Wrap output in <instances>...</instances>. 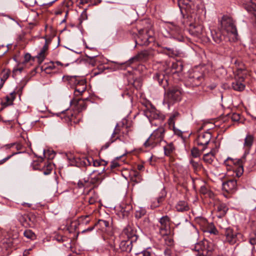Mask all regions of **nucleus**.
<instances>
[{"label":"nucleus","instance_id":"obj_29","mask_svg":"<svg viewBox=\"0 0 256 256\" xmlns=\"http://www.w3.org/2000/svg\"><path fill=\"white\" fill-rule=\"evenodd\" d=\"M48 50V46L46 43L42 48L40 50V52L36 56V58L39 64H41L44 60Z\"/></svg>","mask_w":256,"mask_h":256},{"label":"nucleus","instance_id":"obj_15","mask_svg":"<svg viewBox=\"0 0 256 256\" xmlns=\"http://www.w3.org/2000/svg\"><path fill=\"white\" fill-rule=\"evenodd\" d=\"M187 18L190 23L200 24L202 23V16L200 14V10L190 8L186 12Z\"/></svg>","mask_w":256,"mask_h":256},{"label":"nucleus","instance_id":"obj_60","mask_svg":"<svg viewBox=\"0 0 256 256\" xmlns=\"http://www.w3.org/2000/svg\"><path fill=\"white\" fill-rule=\"evenodd\" d=\"M208 232L210 234H216L218 233V230L214 227L210 228V230H209Z\"/></svg>","mask_w":256,"mask_h":256},{"label":"nucleus","instance_id":"obj_5","mask_svg":"<svg viewBox=\"0 0 256 256\" xmlns=\"http://www.w3.org/2000/svg\"><path fill=\"white\" fill-rule=\"evenodd\" d=\"M246 161L244 157L242 159H233L230 158H228L224 162L228 170L232 169L236 172V176L240 177L244 172L243 167L246 166Z\"/></svg>","mask_w":256,"mask_h":256},{"label":"nucleus","instance_id":"obj_13","mask_svg":"<svg viewBox=\"0 0 256 256\" xmlns=\"http://www.w3.org/2000/svg\"><path fill=\"white\" fill-rule=\"evenodd\" d=\"M158 224L159 234L162 236H167L170 233V218L168 216H164L158 220Z\"/></svg>","mask_w":256,"mask_h":256},{"label":"nucleus","instance_id":"obj_10","mask_svg":"<svg viewBox=\"0 0 256 256\" xmlns=\"http://www.w3.org/2000/svg\"><path fill=\"white\" fill-rule=\"evenodd\" d=\"M204 79V74L202 72L194 70L190 73L186 84L188 86H198L202 83Z\"/></svg>","mask_w":256,"mask_h":256},{"label":"nucleus","instance_id":"obj_63","mask_svg":"<svg viewBox=\"0 0 256 256\" xmlns=\"http://www.w3.org/2000/svg\"><path fill=\"white\" fill-rule=\"evenodd\" d=\"M32 248L26 250L23 253L24 256H27L29 254L30 252L32 250Z\"/></svg>","mask_w":256,"mask_h":256},{"label":"nucleus","instance_id":"obj_36","mask_svg":"<svg viewBox=\"0 0 256 256\" xmlns=\"http://www.w3.org/2000/svg\"><path fill=\"white\" fill-rule=\"evenodd\" d=\"M175 148L172 143H170L164 146V154L166 156H170L174 150Z\"/></svg>","mask_w":256,"mask_h":256},{"label":"nucleus","instance_id":"obj_17","mask_svg":"<svg viewBox=\"0 0 256 256\" xmlns=\"http://www.w3.org/2000/svg\"><path fill=\"white\" fill-rule=\"evenodd\" d=\"M54 164L50 161H47L44 163L41 162L38 164H35L34 165V168L36 170H39L43 172L45 175L49 174L51 173Z\"/></svg>","mask_w":256,"mask_h":256},{"label":"nucleus","instance_id":"obj_50","mask_svg":"<svg viewBox=\"0 0 256 256\" xmlns=\"http://www.w3.org/2000/svg\"><path fill=\"white\" fill-rule=\"evenodd\" d=\"M88 202L90 204H94L96 202L98 201V198L97 195L94 194L92 196H90L88 198Z\"/></svg>","mask_w":256,"mask_h":256},{"label":"nucleus","instance_id":"obj_12","mask_svg":"<svg viewBox=\"0 0 256 256\" xmlns=\"http://www.w3.org/2000/svg\"><path fill=\"white\" fill-rule=\"evenodd\" d=\"M221 27L223 30L228 33H232L234 34H237L236 27L231 17L228 16H224L221 20Z\"/></svg>","mask_w":256,"mask_h":256},{"label":"nucleus","instance_id":"obj_38","mask_svg":"<svg viewBox=\"0 0 256 256\" xmlns=\"http://www.w3.org/2000/svg\"><path fill=\"white\" fill-rule=\"evenodd\" d=\"M179 115L178 112H174L169 118L168 122L170 126H172L174 130L176 132V128L174 127V120Z\"/></svg>","mask_w":256,"mask_h":256},{"label":"nucleus","instance_id":"obj_26","mask_svg":"<svg viewBox=\"0 0 256 256\" xmlns=\"http://www.w3.org/2000/svg\"><path fill=\"white\" fill-rule=\"evenodd\" d=\"M148 57V53L146 51H142L138 53L137 55L131 58L129 60L128 64L135 62L146 60Z\"/></svg>","mask_w":256,"mask_h":256},{"label":"nucleus","instance_id":"obj_59","mask_svg":"<svg viewBox=\"0 0 256 256\" xmlns=\"http://www.w3.org/2000/svg\"><path fill=\"white\" fill-rule=\"evenodd\" d=\"M120 166L119 164L116 162H112L110 164V168L112 169L117 168Z\"/></svg>","mask_w":256,"mask_h":256},{"label":"nucleus","instance_id":"obj_16","mask_svg":"<svg viewBox=\"0 0 256 256\" xmlns=\"http://www.w3.org/2000/svg\"><path fill=\"white\" fill-rule=\"evenodd\" d=\"M212 138V134L210 132H203L200 133L197 138V142L198 146H203L202 150H204L206 146L208 144Z\"/></svg>","mask_w":256,"mask_h":256},{"label":"nucleus","instance_id":"obj_51","mask_svg":"<svg viewBox=\"0 0 256 256\" xmlns=\"http://www.w3.org/2000/svg\"><path fill=\"white\" fill-rule=\"evenodd\" d=\"M116 139L117 138H116V137H112V138H111L110 140V142L106 143V144L102 147V150L106 149L110 146V144L114 142Z\"/></svg>","mask_w":256,"mask_h":256},{"label":"nucleus","instance_id":"obj_54","mask_svg":"<svg viewBox=\"0 0 256 256\" xmlns=\"http://www.w3.org/2000/svg\"><path fill=\"white\" fill-rule=\"evenodd\" d=\"M17 154V152H14L12 154L8 156L6 158L0 160V164H3L6 162L8 160H9L12 156L14 155L15 154Z\"/></svg>","mask_w":256,"mask_h":256},{"label":"nucleus","instance_id":"obj_42","mask_svg":"<svg viewBox=\"0 0 256 256\" xmlns=\"http://www.w3.org/2000/svg\"><path fill=\"white\" fill-rule=\"evenodd\" d=\"M132 210V206L128 204L124 208L122 207L120 210L123 216H128L129 214L130 211Z\"/></svg>","mask_w":256,"mask_h":256},{"label":"nucleus","instance_id":"obj_30","mask_svg":"<svg viewBox=\"0 0 256 256\" xmlns=\"http://www.w3.org/2000/svg\"><path fill=\"white\" fill-rule=\"evenodd\" d=\"M216 208L218 214V216L222 218L224 216L228 210L226 205L224 203H220L216 206Z\"/></svg>","mask_w":256,"mask_h":256},{"label":"nucleus","instance_id":"obj_3","mask_svg":"<svg viewBox=\"0 0 256 256\" xmlns=\"http://www.w3.org/2000/svg\"><path fill=\"white\" fill-rule=\"evenodd\" d=\"M128 120L123 119L116 124L112 133V137H116L124 142L128 141V132L130 131V126L127 124Z\"/></svg>","mask_w":256,"mask_h":256},{"label":"nucleus","instance_id":"obj_47","mask_svg":"<svg viewBox=\"0 0 256 256\" xmlns=\"http://www.w3.org/2000/svg\"><path fill=\"white\" fill-rule=\"evenodd\" d=\"M191 154L194 158H198L200 155V150L196 148H194L191 150Z\"/></svg>","mask_w":256,"mask_h":256},{"label":"nucleus","instance_id":"obj_41","mask_svg":"<svg viewBox=\"0 0 256 256\" xmlns=\"http://www.w3.org/2000/svg\"><path fill=\"white\" fill-rule=\"evenodd\" d=\"M214 155L212 152L204 154L203 159L204 162L208 164H212L214 160Z\"/></svg>","mask_w":256,"mask_h":256},{"label":"nucleus","instance_id":"obj_34","mask_svg":"<svg viewBox=\"0 0 256 256\" xmlns=\"http://www.w3.org/2000/svg\"><path fill=\"white\" fill-rule=\"evenodd\" d=\"M190 3V2L189 0H179L178 2L180 8L184 10L186 12L191 8Z\"/></svg>","mask_w":256,"mask_h":256},{"label":"nucleus","instance_id":"obj_20","mask_svg":"<svg viewBox=\"0 0 256 256\" xmlns=\"http://www.w3.org/2000/svg\"><path fill=\"white\" fill-rule=\"evenodd\" d=\"M190 32L194 36L200 37L202 34L203 32V26L202 23L200 24H193L190 23Z\"/></svg>","mask_w":256,"mask_h":256},{"label":"nucleus","instance_id":"obj_62","mask_svg":"<svg viewBox=\"0 0 256 256\" xmlns=\"http://www.w3.org/2000/svg\"><path fill=\"white\" fill-rule=\"evenodd\" d=\"M24 70V68L22 66H18L16 68H14V72H16L18 71L20 72H22Z\"/></svg>","mask_w":256,"mask_h":256},{"label":"nucleus","instance_id":"obj_6","mask_svg":"<svg viewBox=\"0 0 256 256\" xmlns=\"http://www.w3.org/2000/svg\"><path fill=\"white\" fill-rule=\"evenodd\" d=\"M68 159L72 162V164H76L77 166H88L92 164L94 166H98L104 165L105 162L94 160L91 156L76 158L72 155L68 156Z\"/></svg>","mask_w":256,"mask_h":256},{"label":"nucleus","instance_id":"obj_23","mask_svg":"<svg viewBox=\"0 0 256 256\" xmlns=\"http://www.w3.org/2000/svg\"><path fill=\"white\" fill-rule=\"evenodd\" d=\"M237 183L234 180H230L222 184V188L224 190L228 192H230L236 188Z\"/></svg>","mask_w":256,"mask_h":256},{"label":"nucleus","instance_id":"obj_49","mask_svg":"<svg viewBox=\"0 0 256 256\" xmlns=\"http://www.w3.org/2000/svg\"><path fill=\"white\" fill-rule=\"evenodd\" d=\"M146 214V210H136L135 214V216L136 218L138 219L141 218Z\"/></svg>","mask_w":256,"mask_h":256},{"label":"nucleus","instance_id":"obj_4","mask_svg":"<svg viewBox=\"0 0 256 256\" xmlns=\"http://www.w3.org/2000/svg\"><path fill=\"white\" fill-rule=\"evenodd\" d=\"M214 245L204 240L196 243L194 247L196 256H211L214 251Z\"/></svg>","mask_w":256,"mask_h":256},{"label":"nucleus","instance_id":"obj_2","mask_svg":"<svg viewBox=\"0 0 256 256\" xmlns=\"http://www.w3.org/2000/svg\"><path fill=\"white\" fill-rule=\"evenodd\" d=\"M182 66L180 62L173 63L170 67L166 68L162 73H156L154 76V80L158 82L160 85L165 88L168 86V78L166 75L175 74L182 70Z\"/></svg>","mask_w":256,"mask_h":256},{"label":"nucleus","instance_id":"obj_55","mask_svg":"<svg viewBox=\"0 0 256 256\" xmlns=\"http://www.w3.org/2000/svg\"><path fill=\"white\" fill-rule=\"evenodd\" d=\"M166 49L168 50L166 53L169 56L172 57L175 55L174 51L172 49L167 48H166Z\"/></svg>","mask_w":256,"mask_h":256},{"label":"nucleus","instance_id":"obj_31","mask_svg":"<svg viewBox=\"0 0 256 256\" xmlns=\"http://www.w3.org/2000/svg\"><path fill=\"white\" fill-rule=\"evenodd\" d=\"M130 176L132 181L136 183L140 182L142 180V176L140 173L136 170H132L130 172Z\"/></svg>","mask_w":256,"mask_h":256},{"label":"nucleus","instance_id":"obj_58","mask_svg":"<svg viewBox=\"0 0 256 256\" xmlns=\"http://www.w3.org/2000/svg\"><path fill=\"white\" fill-rule=\"evenodd\" d=\"M250 243L252 245L256 244V236H254L250 238Z\"/></svg>","mask_w":256,"mask_h":256},{"label":"nucleus","instance_id":"obj_27","mask_svg":"<svg viewBox=\"0 0 256 256\" xmlns=\"http://www.w3.org/2000/svg\"><path fill=\"white\" fill-rule=\"evenodd\" d=\"M101 180L100 173L96 170H93L88 178V182L94 184L98 183Z\"/></svg>","mask_w":256,"mask_h":256},{"label":"nucleus","instance_id":"obj_48","mask_svg":"<svg viewBox=\"0 0 256 256\" xmlns=\"http://www.w3.org/2000/svg\"><path fill=\"white\" fill-rule=\"evenodd\" d=\"M162 197H159L156 200H154L152 202V206L155 208L159 206L160 204L162 202L163 200Z\"/></svg>","mask_w":256,"mask_h":256},{"label":"nucleus","instance_id":"obj_9","mask_svg":"<svg viewBox=\"0 0 256 256\" xmlns=\"http://www.w3.org/2000/svg\"><path fill=\"white\" fill-rule=\"evenodd\" d=\"M235 81L232 83L233 89L237 91H242L245 88V84L243 83L244 81V76L246 74V70L242 68H238L234 72Z\"/></svg>","mask_w":256,"mask_h":256},{"label":"nucleus","instance_id":"obj_46","mask_svg":"<svg viewBox=\"0 0 256 256\" xmlns=\"http://www.w3.org/2000/svg\"><path fill=\"white\" fill-rule=\"evenodd\" d=\"M44 154L45 156L47 157L48 160H52L55 156V152L53 150H48L47 152H45L44 150Z\"/></svg>","mask_w":256,"mask_h":256},{"label":"nucleus","instance_id":"obj_37","mask_svg":"<svg viewBox=\"0 0 256 256\" xmlns=\"http://www.w3.org/2000/svg\"><path fill=\"white\" fill-rule=\"evenodd\" d=\"M190 164L194 172H198L202 168V164L200 161H195L193 160H190Z\"/></svg>","mask_w":256,"mask_h":256},{"label":"nucleus","instance_id":"obj_28","mask_svg":"<svg viewBox=\"0 0 256 256\" xmlns=\"http://www.w3.org/2000/svg\"><path fill=\"white\" fill-rule=\"evenodd\" d=\"M175 208L178 212H184L190 210L189 206L187 202L185 200L178 201L176 204Z\"/></svg>","mask_w":256,"mask_h":256},{"label":"nucleus","instance_id":"obj_33","mask_svg":"<svg viewBox=\"0 0 256 256\" xmlns=\"http://www.w3.org/2000/svg\"><path fill=\"white\" fill-rule=\"evenodd\" d=\"M62 64L60 62H50L47 65H46L43 66L44 70L46 71V73H50L48 71L49 70H54L56 68V66H61Z\"/></svg>","mask_w":256,"mask_h":256},{"label":"nucleus","instance_id":"obj_21","mask_svg":"<svg viewBox=\"0 0 256 256\" xmlns=\"http://www.w3.org/2000/svg\"><path fill=\"white\" fill-rule=\"evenodd\" d=\"M120 248L122 251L130 252L132 248L133 240L120 238Z\"/></svg>","mask_w":256,"mask_h":256},{"label":"nucleus","instance_id":"obj_44","mask_svg":"<svg viewBox=\"0 0 256 256\" xmlns=\"http://www.w3.org/2000/svg\"><path fill=\"white\" fill-rule=\"evenodd\" d=\"M140 254L142 256H155L154 252H152L150 248H147L141 252Z\"/></svg>","mask_w":256,"mask_h":256},{"label":"nucleus","instance_id":"obj_24","mask_svg":"<svg viewBox=\"0 0 256 256\" xmlns=\"http://www.w3.org/2000/svg\"><path fill=\"white\" fill-rule=\"evenodd\" d=\"M254 142V136L251 134H247L244 143V148L246 150L245 154L249 152V150L251 148Z\"/></svg>","mask_w":256,"mask_h":256},{"label":"nucleus","instance_id":"obj_61","mask_svg":"<svg viewBox=\"0 0 256 256\" xmlns=\"http://www.w3.org/2000/svg\"><path fill=\"white\" fill-rule=\"evenodd\" d=\"M30 58H31V56H30V54H26L25 56H24V62H28L30 60Z\"/></svg>","mask_w":256,"mask_h":256},{"label":"nucleus","instance_id":"obj_57","mask_svg":"<svg viewBox=\"0 0 256 256\" xmlns=\"http://www.w3.org/2000/svg\"><path fill=\"white\" fill-rule=\"evenodd\" d=\"M78 185L80 188L86 186H88V182L85 180L84 182H83L82 181H79L78 183Z\"/></svg>","mask_w":256,"mask_h":256},{"label":"nucleus","instance_id":"obj_52","mask_svg":"<svg viewBox=\"0 0 256 256\" xmlns=\"http://www.w3.org/2000/svg\"><path fill=\"white\" fill-rule=\"evenodd\" d=\"M231 118L232 121L238 122L240 119V115L238 114L234 113L231 116Z\"/></svg>","mask_w":256,"mask_h":256},{"label":"nucleus","instance_id":"obj_18","mask_svg":"<svg viewBox=\"0 0 256 256\" xmlns=\"http://www.w3.org/2000/svg\"><path fill=\"white\" fill-rule=\"evenodd\" d=\"M120 238L133 240V242L136 241L137 239L134 230L130 226H128L123 230Z\"/></svg>","mask_w":256,"mask_h":256},{"label":"nucleus","instance_id":"obj_56","mask_svg":"<svg viewBox=\"0 0 256 256\" xmlns=\"http://www.w3.org/2000/svg\"><path fill=\"white\" fill-rule=\"evenodd\" d=\"M146 115L148 116H150L152 118L156 119L158 117V114H154L153 112H147Z\"/></svg>","mask_w":256,"mask_h":256},{"label":"nucleus","instance_id":"obj_11","mask_svg":"<svg viewBox=\"0 0 256 256\" xmlns=\"http://www.w3.org/2000/svg\"><path fill=\"white\" fill-rule=\"evenodd\" d=\"M154 40L153 32L150 30L140 29L138 30V39L136 40V44L148 46Z\"/></svg>","mask_w":256,"mask_h":256},{"label":"nucleus","instance_id":"obj_53","mask_svg":"<svg viewBox=\"0 0 256 256\" xmlns=\"http://www.w3.org/2000/svg\"><path fill=\"white\" fill-rule=\"evenodd\" d=\"M86 18H87V16H86V12L85 11H84L82 13L80 16L79 18L80 24H81L84 20Z\"/></svg>","mask_w":256,"mask_h":256},{"label":"nucleus","instance_id":"obj_32","mask_svg":"<svg viewBox=\"0 0 256 256\" xmlns=\"http://www.w3.org/2000/svg\"><path fill=\"white\" fill-rule=\"evenodd\" d=\"M168 28L170 30L172 34L170 35L174 38L175 34H180V28L179 26L173 23H170L168 26Z\"/></svg>","mask_w":256,"mask_h":256},{"label":"nucleus","instance_id":"obj_64","mask_svg":"<svg viewBox=\"0 0 256 256\" xmlns=\"http://www.w3.org/2000/svg\"><path fill=\"white\" fill-rule=\"evenodd\" d=\"M252 200L256 203V192L253 194L252 196Z\"/></svg>","mask_w":256,"mask_h":256},{"label":"nucleus","instance_id":"obj_14","mask_svg":"<svg viewBox=\"0 0 256 256\" xmlns=\"http://www.w3.org/2000/svg\"><path fill=\"white\" fill-rule=\"evenodd\" d=\"M166 98L170 103L180 100L182 98L180 88L178 86L170 88L167 92Z\"/></svg>","mask_w":256,"mask_h":256},{"label":"nucleus","instance_id":"obj_25","mask_svg":"<svg viewBox=\"0 0 256 256\" xmlns=\"http://www.w3.org/2000/svg\"><path fill=\"white\" fill-rule=\"evenodd\" d=\"M211 34L213 40L216 44H220L224 40V36L220 30H212Z\"/></svg>","mask_w":256,"mask_h":256},{"label":"nucleus","instance_id":"obj_22","mask_svg":"<svg viewBox=\"0 0 256 256\" xmlns=\"http://www.w3.org/2000/svg\"><path fill=\"white\" fill-rule=\"evenodd\" d=\"M82 78L77 76H66L63 77L64 81L72 88L76 86L77 83H78L79 80Z\"/></svg>","mask_w":256,"mask_h":256},{"label":"nucleus","instance_id":"obj_45","mask_svg":"<svg viewBox=\"0 0 256 256\" xmlns=\"http://www.w3.org/2000/svg\"><path fill=\"white\" fill-rule=\"evenodd\" d=\"M10 76V72L8 71L4 70L2 72L1 74L0 80L2 82V84L5 82V81Z\"/></svg>","mask_w":256,"mask_h":256},{"label":"nucleus","instance_id":"obj_7","mask_svg":"<svg viewBox=\"0 0 256 256\" xmlns=\"http://www.w3.org/2000/svg\"><path fill=\"white\" fill-rule=\"evenodd\" d=\"M165 130L162 126L154 130L149 138L144 142V146L146 148H153L164 140Z\"/></svg>","mask_w":256,"mask_h":256},{"label":"nucleus","instance_id":"obj_43","mask_svg":"<svg viewBox=\"0 0 256 256\" xmlns=\"http://www.w3.org/2000/svg\"><path fill=\"white\" fill-rule=\"evenodd\" d=\"M95 225L100 226L101 227L102 229L104 230L109 226V222L106 220H100L98 221V223Z\"/></svg>","mask_w":256,"mask_h":256},{"label":"nucleus","instance_id":"obj_8","mask_svg":"<svg viewBox=\"0 0 256 256\" xmlns=\"http://www.w3.org/2000/svg\"><path fill=\"white\" fill-rule=\"evenodd\" d=\"M220 227L222 229V232L224 237V242L228 243L230 244L234 245L240 241V238L242 236V234L230 228H222L220 226Z\"/></svg>","mask_w":256,"mask_h":256},{"label":"nucleus","instance_id":"obj_40","mask_svg":"<svg viewBox=\"0 0 256 256\" xmlns=\"http://www.w3.org/2000/svg\"><path fill=\"white\" fill-rule=\"evenodd\" d=\"M24 235L26 238L34 240L36 238V236L34 233L30 230H26L24 232Z\"/></svg>","mask_w":256,"mask_h":256},{"label":"nucleus","instance_id":"obj_39","mask_svg":"<svg viewBox=\"0 0 256 256\" xmlns=\"http://www.w3.org/2000/svg\"><path fill=\"white\" fill-rule=\"evenodd\" d=\"M16 98L15 92H11L8 96L6 97V106H10L12 104L14 100Z\"/></svg>","mask_w":256,"mask_h":256},{"label":"nucleus","instance_id":"obj_1","mask_svg":"<svg viewBox=\"0 0 256 256\" xmlns=\"http://www.w3.org/2000/svg\"><path fill=\"white\" fill-rule=\"evenodd\" d=\"M87 101H90L88 97L82 98H74L72 100L71 104L75 110H66L65 112H62L60 116L62 119L68 123L70 122V124L72 123H78L82 118L80 113L86 110Z\"/></svg>","mask_w":256,"mask_h":256},{"label":"nucleus","instance_id":"obj_35","mask_svg":"<svg viewBox=\"0 0 256 256\" xmlns=\"http://www.w3.org/2000/svg\"><path fill=\"white\" fill-rule=\"evenodd\" d=\"M246 9L248 11L252 12L255 17L256 14V0H250L248 4Z\"/></svg>","mask_w":256,"mask_h":256},{"label":"nucleus","instance_id":"obj_19","mask_svg":"<svg viewBox=\"0 0 256 256\" xmlns=\"http://www.w3.org/2000/svg\"><path fill=\"white\" fill-rule=\"evenodd\" d=\"M74 88V94L75 97L82 96L86 90V80L82 78Z\"/></svg>","mask_w":256,"mask_h":256}]
</instances>
